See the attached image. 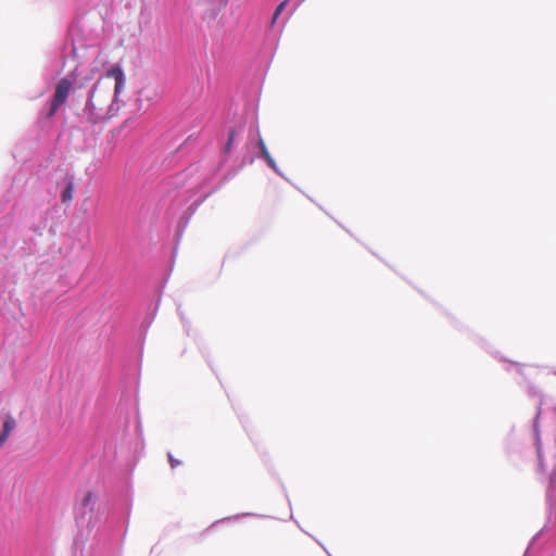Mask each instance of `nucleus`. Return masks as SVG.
Wrapping results in <instances>:
<instances>
[{
    "instance_id": "20e7f679",
    "label": "nucleus",
    "mask_w": 556,
    "mask_h": 556,
    "mask_svg": "<svg viewBox=\"0 0 556 556\" xmlns=\"http://www.w3.org/2000/svg\"><path fill=\"white\" fill-rule=\"evenodd\" d=\"M258 148H260L262 157L267 162V164L273 169H276V163H275L274 159L270 156V154L267 150V147L262 138H260V140H258Z\"/></svg>"
},
{
    "instance_id": "7ed1b4c3",
    "label": "nucleus",
    "mask_w": 556,
    "mask_h": 556,
    "mask_svg": "<svg viewBox=\"0 0 556 556\" xmlns=\"http://www.w3.org/2000/svg\"><path fill=\"white\" fill-rule=\"evenodd\" d=\"M96 494L92 491H87L76 506V520L77 522H87L90 527L92 521V514L96 505Z\"/></svg>"
},
{
    "instance_id": "f03ea898",
    "label": "nucleus",
    "mask_w": 556,
    "mask_h": 556,
    "mask_svg": "<svg viewBox=\"0 0 556 556\" xmlns=\"http://www.w3.org/2000/svg\"><path fill=\"white\" fill-rule=\"evenodd\" d=\"M72 87L73 81L68 77H64L58 81L50 103V109L47 113V118L54 116L59 108L67 101Z\"/></svg>"
},
{
    "instance_id": "f257e3e1",
    "label": "nucleus",
    "mask_w": 556,
    "mask_h": 556,
    "mask_svg": "<svg viewBox=\"0 0 556 556\" xmlns=\"http://www.w3.org/2000/svg\"><path fill=\"white\" fill-rule=\"evenodd\" d=\"M125 85L124 73L118 64L110 67L104 77L98 79L84 113L92 124L111 117L113 102Z\"/></svg>"
},
{
    "instance_id": "9d476101",
    "label": "nucleus",
    "mask_w": 556,
    "mask_h": 556,
    "mask_svg": "<svg viewBox=\"0 0 556 556\" xmlns=\"http://www.w3.org/2000/svg\"><path fill=\"white\" fill-rule=\"evenodd\" d=\"M8 438L9 435H7L5 433H0V447L7 442Z\"/></svg>"
},
{
    "instance_id": "6e6552de",
    "label": "nucleus",
    "mask_w": 556,
    "mask_h": 556,
    "mask_svg": "<svg viewBox=\"0 0 556 556\" xmlns=\"http://www.w3.org/2000/svg\"><path fill=\"white\" fill-rule=\"evenodd\" d=\"M167 458H168V463L170 465V467L174 469L176 468L177 466L181 465V462L176 459L172 453H167Z\"/></svg>"
},
{
    "instance_id": "423d86ee",
    "label": "nucleus",
    "mask_w": 556,
    "mask_h": 556,
    "mask_svg": "<svg viewBox=\"0 0 556 556\" xmlns=\"http://www.w3.org/2000/svg\"><path fill=\"white\" fill-rule=\"evenodd\" d=\"M73 192H74V186H73V182H70L62 192V201L64 203L72 201Z\"/></svg>"
},
{
    "instance_id": "1a4fd4ad",
    "label": "nucleus",
    "mask_w": 556,
    "mask_h": 556,
    "mask_svg": "<svg viewBox=\"0 0 556 556\" xmlns=\"http://www.w3.org/2000/svg\"><path fill=\"white\" fill-rule=\"evenodd\" d=\"M233 137H235V134H233V131H231L229 134L228 141H227L226 148H225L227 152L230 151V149H231V146H232V142H233Z\"/></svg>"
},
{
    "instance_id": "39448f33",
    "label": "nucleus",
    "mask_w": 556,
    "mask_h": 556,
    "mask_svg": "<svg viewBox=\"0 0 556 556\" xmlns=\"http://www.w3.org/2000/svg\"><path fill=\"white\" fill-rule=\"evenodd\" d=\"M16 421L11 415H7L4 422H3V430L2 432L10 437L11 432L15 429Z\"/></svg>"
},
{
    "instance_id": "0eeeda50",
    "label": "nucleus",
    "mask_w": 556,
    "mask_h": 556,
    "mask_svg": "<svg viewBox=\"0 0 556 556\" xmlns=\"http://www.w3.org/2000/svg\"><path fill=\"white\" fill-rule=\"evenodd\" d=\"M289 0H283L282 2H280V4L276 8L275 12H274V15H273V18H271V22L270 24L274 25L278 18V16L281 14V12L285 10V8L287 7Z\"/></svg>"
},
{
    "instance_id": "9b49d317",
    "label": "nucleus",
    "mask_w": 556,
    "mask_h": 556,
    "mask_svg": "<svg viewBox=\"0 0 556 556\" xmlns=\"http://www.w3.org/2000/svg\"><path fill=\"white\" fill-rule=\"evenodd\" d=\"M227 1H228V0H223V4H224V5H226Z\"/></svg>"
}]
</instances>
